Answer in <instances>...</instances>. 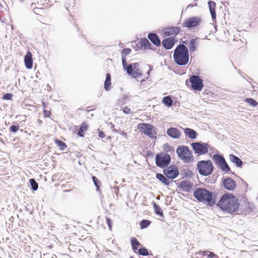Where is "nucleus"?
I'll use <instances>...</instances> for the list:
<instances>
[{"instance_id":"1","label":"nucleus","mask_w":258,"mask_h":258,"mask_svg":"<svg viewBox=\"0 0 258 258\" xmlns=\"http://www.w3.org/2000/svg\"><path fill=\"white\" fill-rule=\"evenodd\" d=\"M217 205L222 210L233 213L239 207L238 200L235 196L230 193H225L222 195Z\"/></svg>"},{"instance_id":"2","label":"nucleus","mask_w":258,"mask_h":258,"mask_svg":"<svg viewBox=\"0 0 258 258\" xmlns=\"http://www.w3.org/2000/svg\"><path fill=\"white\" fill-rule=\"evenodd\" d=\"M122 65L124 68L126 70L127 74L136 78L138 81L143 82L148 79L149 77V72L143 74L141 70L139 69V64L134 63L127 65L125 57H122Z\"/></svg>"},{"instance_id":"3","label":"nucleus","mask_w":258,"mask_h":258,"mask_svg":"<svg viewBox=\"0 0 258 258\" xmlns=\"http://www.w3.org/2000/svg\"><path fill=\"white\" fill-rule=\"evenodd\" d=\"M174 62L179 66H185L189 61V51L187 47L183 44L178 45L173 53Z\"/></svg>"},{"instance_id":"4","label":"nucleus","mask_w":258,"mask_h":258,"mask_svg":"<svg viewBox=\"0 0 258 258\" xmlns=\"http://www.w3.org/2000/svg\"><path fill=\"white\" fill-rule=\"evenodd\" d=\"M194 196L199 202L208 206L213 205L216 202L213 193L204 188H198L194 192Z\"/></svg>"},{"instance_id":"5","label":"nucleus","mask_w":258,"mask_h":258,"mask_svg":"<svg viewBox=\"0 0 258 258\" xmlns=\"http://www.w3.org/2000/svg\"><path fill=\"white\" fill-rule=\"evenodd\" d=\"M176 153L179 158L184 163H190L194 160L192 153L186 146H179L176 149Z\"/></svg>"},{"instance_id":"6","label":"nucleus","mask_w":258,"mask_h":258,"mask_svg":"<svg viewBox=\"0 0 258 258\" xmlns=\"http://www.w3.org/2000/svg\"><path fill=\"white\" fill-rule=\"evenodd\" d=\"M197 168L199 172L205 176H207L212 173L213 170V165L210 160L200 161L197 164Z\"/></svg>"},{"instance_id":"7","label":"nucleus","mask_w":258,"mask_h":258,"mask_svg":"<svg viewBox=\"0 0 258 258\" xmlns=\"http://www.w3.org/2000/svg\"><path fill=\"white\" fill-rule=\"evenodd\" d=\"M138 129L142 133L151 138H156L157 132L155 127L149 123H141L138 125Z\"/></svg>"},{"instance_id":"8","label":"nucleus","mask_w":258,"mask_h":258,"mask_svg":"<svg viewBox=\"0 0 258 258\" xmlns=\"http://www.w3.org/2000/svg\"><path fill=\"white\" fill-rule=\"evenodd\" d=\"M170 161V156L168 154L161 153L156 155V164L159 167L163 168L167 166Z\"/></svg>"},{"instance_id":"9","label":"nucleus","mask_w":258,"mask_h":258,"mask_svg":"<svg viewBox=\"0 0 258 258\" xmlns=\"http://www.w3.org/2000/svg\"><path fill=\"white\" fill-rule=\"evenodd\" d=\"M201 39L198 37L191 38L189 40H185L182 41L183 44H186L189 49L190 53L196 51L200 45Z\"/></svg>"},{"instance_id":"10","label":"nucleus","mask_w":258,"mask_h":258,"mask_svg":"<svg viewBox=\"0 0 258 258\" xmlns=\"http://www.w3.org/2000/svg\"><path fill=\"white\" fill-rule=\"evenodd\" d=\"M191 87L194 90L200 91L204 87L203 81L198 76L193 75L189 78Z\"/></svg>"},{"instance_id":"11","label":"nucleus","mask_w":258,"mask_h":258,"mask_svg":"<svg viewBox=\"0 0 258 258\" xmlns=\"http://www.w3.org/2000/svg\"><path fill=\"white\" fill-rule=\"evenodd\" d=\"M202 22V19L199 17H192L186 19L182 25L184 27L188 28H191L196 27L201 24Z\"/></svg>"},{"instance_id":"12","label":"nucleus","mask_w":258,"mask_h":258,"mask_svg":"<svg viewBox=\"0 0 258 258\" xmlns=\"http://www.w3.org/2000/svg\"><path fill=\"white\" fill-rule=\"evenodd\" d=\"M191 146L195 152L199 155H203L208 151L209 146L207 144H201L200 143H194Z\"/></svg>"},{"instance_id":"13","label":"nucleus","mask_w":258,"mask_h":258,"mask_svg":"<svg viewBox=\"0 0 258 258\" xmlns=\"http://www.w3.org/2000/svg\"><path fill=\"white\" fill-rule=\"evenodd\" d=\"M164 174L169 178L174 179L179 174L178 168L175 166H170L164 171Z\"/></svg>"},{"instance_id":"14","label":"nucleus","mask_w":258,"mask_h":258,"mask_svg":"<svg viewBox=\"0 0 258 258\" xmlns=\"http://www.w3.org/2000/svg\"><path fill=\"white\" fill-rule=\"evenodd\" d=\"M223 183L224 188L229 191L234 190L236 187L235 181L230 177L224 179Z\"/></svg>"},{"instance_id":"15","label":"nucleus","mask_w":258,"mask_h":258,"mask_svg":"<svg viewBox=\"0 0 258 258\" xmlns=\"http://www.w3.org/2000/svg\"><path fill=\"white\" fill-rule=\"evenodd\" d=\"M176 41L177 40L174 37H169L164 39L162 41V44L166 49H170Z\"/></svg>"},{"instance_id":"16","label":"nucleus","mask_w":258,"mask_h":258,"mask_svg":"<svg viewBox=\"0 0 258 258\" xmlns=\"http://www.w3.org/2000/svg\"><path fill=\"white\" fill-rule=\"evenodd\" d=\"M32 54L30 51H28L24 57V63L27 69H31L33 67Z\"/></svg>"},{"instance_id":"17","label":"nucleus","mask_w":258,"mask_h":258,"mask_svg":"<svg viewBox=\"0 0 258 258\" xmlns=\"http://www.w3.org/2000/svg\"><path fill=\"white\" fill-rule=\"evenodd\" d=\"M167 134L174 139H178L181 136V133L175 127H170L167 130Z\"/></svg>"},{"instance_id":"18","label":"nucleus","mask_w":258,"mask_h":258,"mask_svg":"<svg viewBox=\"0 0 258 258\" xmlns=\"http://www.w3.org/2000/svg\"><path fill=\"white\" fill-rule=\"evenodd\" d=\"M180 32V28L178 27H169L165 29L164 34L166 36L170 35H176Z\"/></svg>"},{"instance_id":"19","label":"nucleus","mask_w":258,"mask_h":258,"mask_svg":"<svg viewBox=\"0 0 258 258\" xmlns=\"http://www.w3.org/2000/svg\"><path fill=\"white\" fill-rule=\"evenodd\" d=\"M149 39L157 47L161 46V41L158 36L153 33H150L148 36Z\"/></svg>"},{"instance_id":"20","label":"nucleus","mask_w":258,"mask_h":258,"mask_svg":"<svg viewBox=\"0 0 258 258\" xmlns=\"http://www.w3.org/2000/svg\"><path fill=\"white\" fill-rule=\"evenodd\" d=\"M208 5L209 7V10L210 13L212 16V18L213 20H214L216 18V4L215 2L213 1H209L208 2Z\"/></svg>"},{"instance_id":"21","label":"nucleus","mask_w":258,"mask_h":258,"mask_svg":"<svg viewBox=\"0 0 258 258\" xmlns=\"http://www.w3.org/2000/svg\"><path fill=\"white\" fill-rule=\"evenodd\" d=\"M186 136L189 138L194 139L197 137V133L195 131L189 128H182Z\"/></svg>"},{"instance_id":"22","label":"nucleus","mask_w":258,"mask_h":258,"mask_svg":"<svg viewBox=\"0 0 258 258\" xmlns=\"http://www.w3.org/2000/svg\"><path fill=\"white\" fill-rule=\"evenodd\" d=\"M88 128L89 126L86 122L82 123L79 128L78 135L81 137H84Z\"/></svg>"},{"instance_id":"23","label":"nucleus","mask_w":258,"mask_h":258,"mask_svg":"<svg viewBox=\"0 0 258 258\" xmlns=\"http://www.w3.org/2000/svg\"><path fill=\"white\" fill-rule=\"evenodd\" d=\"M180 186L182 190L189 191L191 189L192 185L189 182L182 181L180 182Z\"/></svg>"},{"instance_id":"24","label":"nucleus","mask_w":258,"mask_h":258,"mask_svg":"<svg viewBox=\"0 0 258 258\" xmlns=\"http://www.w3.org/2000/svg\"><path fill=\"white\" fill-rule=\"evenodd\" d=\"M229 159H230V161L231 162H232L233 163H234L237 166H238V167L241 166V165L242 164V162L241 160L237 156H236L234 155L230 154L229 155Z\"/></svg>"},{"instance_id":"25","label":"nucleus","mask_w":258,"mask_h":258,"mask_svg":"<svg viewBox=\"0 0 258 258\" xmlns=\"http://www.w3.org/2000/svg\"><path fill=\"white\" fill-rule=\"evenodd\" d=\"M111 79L110 74L109 73L107 74L106 80L104 82V89L106 91H108L110 89V86L111 85Z\"/></svg>"},{"instance_id":"26","label":"nucleus","mask_w":258,"mask_h":258,"mask_svg":"<svg viewBox=\"0 0 258 258\" xmlns=\"http://www.w3.org/2000/svg\"><path fill=\"white\" fill-rule=\"evenodd\" d=\"M246 42L245 41H242L241 40H235L234 42V44H233L234 46L235 49H240L243 47H245L246 46Z\"/></svg>"},{"instance_id":"27","label":"nucleus","mask_w":258,"mask_h":258,"mask_svg":"<svg viewBox=\"0 0 258 258\" xmlns=\"http://www.w3.org/2000/svg\"><path fill=\"white\" fill-rule=\"evenodd\" d=\"M54 142L61 150H64L67 147V144L61 140L55 139Z\"/></svg>"},{"instance_id":"28","label":"nucleus","mask_w":258,"mask_h":258,"mask_svg":"<svg viewBox=\"0 0 258 258\" xmlns=\"http://www.w3.org/2000/svg\"><path fill=\"white\" fill-rule=\"evenodd\" d=\"M156 178L165 184L169 185V180L167 178H166L163 174L160 173H157L156 174Z\"/></svg>"},{"instance_id":"29","label":"nucleus","mask_w":258,"mask_h":258,"mask_svg":"<svg viewBox=\"0 0 258 258\" xmlns=\"http://www.w3.org/2000/svg\"><path fill=\"white\" fill-rule=\"evenodd\" d=\"M214 161L219 164L220 165L222 163H223L225 160L223 157H222L221 155L216 154L213 156V157Z\"/></svg>"},{"instance_id":"30","label":"nucleus","mask_w":258,"mask_h":258,"mask_svg":"<svg viewBox=\"0 0 258 258\" xmlns=\"http://www.w3.org/2000/svg\"><path fill=\"white\" fill-rule=\"evenodd\" d=\"M162 102L168 107H171L172 104V100L170 96L164 97L162 99Z\"/></svg>"},{"instance_id":"31","label":"nucleus","mask_w":258,"mask_h":258,"mask_svg":"<svg viewBox=\"0 0 258 258\" xmlns=\"http://www.w3.org/2000/svg\"><path fill=\"white\" fill-rule=\"evenodd\" d=\"M131 243L134 251L137 250L138 247L140 245V242L135 237L132 238Z\"/></svg>"},{"instance_id":"32","label":"nucleus","mask_w":258,"mask_h":258,"mask_svg":"<svg viewBox=\"0 0 258 258\" xmlns=\"http://www.w3.org/2000/svg\"><path fill=\"white\" fill-rule=\"evenodd\" d=\"M92 179L96 187V190L97 191H100V187L102 185L101 182L95 176H92Z\"/></svg>"},{"instance_id":"33","label":"nucleus","mask_w":258,"mask_h":258,"mask_svg":"<svg viewBox=\"0 0 258 258\" xmlns=\"http://www.w3.org/2000/svg\"><path fill=\"white\" fill-rule=\"evenodd\" d=\"M244 101L245 102L247 103L248 104H249V105L253 106V107H255L258 104V102L254 100L253 98H245L244 100Z\"/></svg>"},{"instance_id":"34","label":"nucleus","mask_w":258,"mask_h":258,"mask_svg":"<svg viewBox=\"0 0 258 258\" xmlns=\"http://www.w3.org/2000/svg\"><path fill=\"white\" fill-rule=\"evenodd\" d=\"M154 208L155 210V212L156 213V214L160 216H163V213L162 212L161 208L156 203H154Z\"/></svg>"},{"instance_id":"35","label":"nucleus","mask_w":258,"mask_h":258,"mask_svg":"<svg viewBox=\"0 0 258 258\" xmlns=\"http://www.w3.org/2000/svg\"><path fill=\"white\" fill-rule=\"evenodd\" d=\"M150 224V221L148 220H143L140 223L141 229L147 228Z\"/></svg>"},{"instance_id":"36","label":"nucleus","mask_w":258,"mask_h":258,"mask_svg":"<svg viewBox=\"0 0 258 258\" xmlns=\"http://www.w3.org/2000/svg\"><path fill=\"white\" fill-rule=\"evenodd\" d=\"M29 183L31 185L32 188L33 190H36L38 189V185L34 179H30Z\"/></svg>"},{"instance_id":"37","label":"nucleus","mask_w":258,"mask_h":258,"mask_svg":"<svg viewBox=\"0 0 258 258\" xmlns=\"http://www.w3.org/2000/svg\"><path fill=\"white\" fill-rule=\"evenodd\" d=\"M220 166L222 170L225 172H227L230 170V168H229L225 161L223 163H222Z\"/></svg>"},{"instance_id":"38","label":"nucleus","mask_w":258,"mask_h":258,"mask_svg":"<svg viewBox=\"0 0 258 258\" xmlns=\"http://www.w3.org/2000/svg\"><path fill=\"white\" fill-rule=\"evenodd\" d=\"M150 45H151V44L150 43V42L147 39L142 40V45H141L142 46H143L146 48H149L150 47Z\"/></svg>"},{"instance_id":"39","label":"nucleus","mask_w":258,"mask_h":258,"mask_svg":"<svg viewBox=\"0 0 258 258\" xmlns=\"http://www.w3.org/2000/svg\"><path fill=\"white\" fill-rule=\"evenodd\" d=\"M139 252L140 254L144 256H149V252L148 250L145 248H143L139 249Z\"/></svg>"},{"instance_id":"40","label":"nucleus","mask_w":258,"mask_h":258,"mask_svg":"<svg viewBox=\"0 0 258 258\" xmlns=\"http://www.w3.org/2000/svg\"><path fill=\"white\" fill-rule=\"evenodd\" d=\"M204 253L208 258H217L218 257L214 253L209 251H205Z\"/></svg>"},{"instance_id":"41","label":"nucleus","mask_w":258,"mask_h":258,"mask_svg":"<svg viewBox=\"0 0 258 258\" xmlns=\"http://www.w3.org/2000/svg\"><path fill=\"white\" fill-rule=\"evenodd\" d=\"M131 48H124L122 50V57H125L126 55L129 54L131 52Z\"/></svg>"},{"instance_id":"42","label":"nucleus","mask_w":258,"mask_h":258,"mask_svg":"<svg viewBox=\"0 0 258 258\" xmlns=\"http://www.w3.org/2000/svg\"><path fill=\"white\" fill-rule=\"evenodd\" d=\"M12 94L11 93H7L4 95L2 98L4 100H11L12 98Z\"/></svg>"},{"instance_id":"43","label":"nucleus","mask_w":258,"mask_h":258,"mask_svg":"<svg viewBox=\"0 0 258 258\" xmlns=\"http://www.w3.org/2000/svg\"><path fill=\"white\" fill-rule=\"evenodd\" d=\"M19 127L18 125H12L10 128V131L11 132L16 133L19 130Z\"/></svg>"},{"instance_id":"44","label":"nucleus","mask_w":258,"mask_h":258,"mask_svg":"<svg viewBox=\"0 0 258 258\" xmlns=\"http://www.w3.org/2000/svg\"><path fill=\"white\" fill-rule=\"evenodd\" d=\"M43 113L45 117H49L51 114L50 110H46V109H43Z\"/></svg>"},{"instance_id":"45","label":"nucleus","mask_w":258,"mask_h":258,"mask_svg":"<svg viewBox=\"0 0 258 258\" xmlns=\"http://www.w3.org/2000/svg\"><path fill=\"white\" fill-rule=\"evenodd\" d=\"M106 222L109 227V230H111L112 229V221L108 217H106Z\"/></svg>"},{"instance_id":"46","label":"nucleus","mask_w":258,"mask_h":258,"mask_svg":"<svg viewBox=\"0 0 258 258\" xmlns=\"http://www.w3.org/2000/svg\"><path fill=\"white\" fill-rule=\"evenodd\" d=\"M122 111L125 114H128L131 113V109L127 106L123 107Z\"/></svg>"},{"instance_id":"47","label":"nucleus","mask_w":258,"mask_h":258,"mask_svg":"<svg viewBox=\"0 0 258 258\" xmlns=\"http://www.w3.org/2000/svg\"><path fill=\"white\" fill-rule=\"evenodd\" d=\"M164 150L168 152H171L172 150H173L172 147L169 145L168 144H166L164 145Z\"/></svg>"},{"instance_id":"48","label":"nucleus","mask_w":258,"mask_h":258,"mask_svg":"<svg viewBox=\"0 0 258 258\" xmlns=\"http://www.w3.org/2000/svg\"><path fill=\"white\" fill-rule=\"evenodd\" d=\"M99 136L101 138H103L105 137V135L103 132H100L99 133Z\"/></svg>"},{"instance_id":"49","label":"nucleus","mask_w":258,"mask_h":258,"mask_svg":"<svg viewBox=\"0 0 258 258\" xmlns=\"http://www.w3.org/2000/svg\"><path fill=\"white\" fill-rule=\"evenodd\" d=\"M197 6V4L196 3H192V4L188 5L187 6V8H188L189 7H195V6Z\"/></svg>"},{"instance_id":"50","label":"nucleus","mask_w":258,"mask_h":258,"mask_svg":"<svg viewBox=\"0 0 258 258\" xmlns=\"http://www.w3.org/2000/svg\"><path fill=\"white\" fill-rule=\"evenodd\" d=\"M42 106L44 109H45L46 107V105L45 104V103L44 102H42Z\"/></svg>"},{"instance_id":"51","label":"nucleus","mask_w":258,"mask_h":258,"mask_svg":"<svg viewBox=\"0 0 258 258\" xmlns=\"http://www.w3.org/2000/svg\"><path fill=\"white\" fill-rule=\"evenodd\" d=\"M127 98V97L126 96H124L123 97L122 99H123L124 101H125L126 100Z\"/></svg>"},{"instance_id":"52","label":"nucleus","mask_w":258,"mask_h":258,"mask_svg":"<svg viewBox=\"0 0 258 258\" xmlns=\"http://www.w3.org/2000/svg\"><path fill=\"white\" fill-rule=\"evenodd\" d=\"M38 122H39L40 124H41V123H42V121L41 120L38 119Z\"/></svg>"},{"instance_id":"53","label":"nucleus","mask_w":258,"mask_h":258,"mask_svg":"<svg viewBox=\"0 0 258 258\" xmlns=\"http://www.w3.org/2000/svg\"><path fill=\"white\" fill-rule=\"evenodd\" d=\"M149 258H153L152 255L151 256H148Z\"/></svg>"},{"instance_id":"54","label":"nucleus","mask_w":258,"mask_h":258,"mask_svg":"<svg viewBox=\"0 0 258 258\" xmlns=\"http://www.w3.org/2000/svg\"><path fill=\"white\" fill-rule=\"evenodd\" d=\"M209 93H210L211 95H214V94L212 92H209Z\"/></svg>"},{"instance_id":"55","label":"nucleus","mask_w":258,"mask_h":258,"mask_svg":"<svg viewBox=\"0 0 258 258\" xmlns=\"http://www.w3.org/2000/svg\"><path fill=\"white\" fill-rule=\"evenodd\" d=\"M132 258H133V257H132Z\"/></svg>"}]
</instances>
